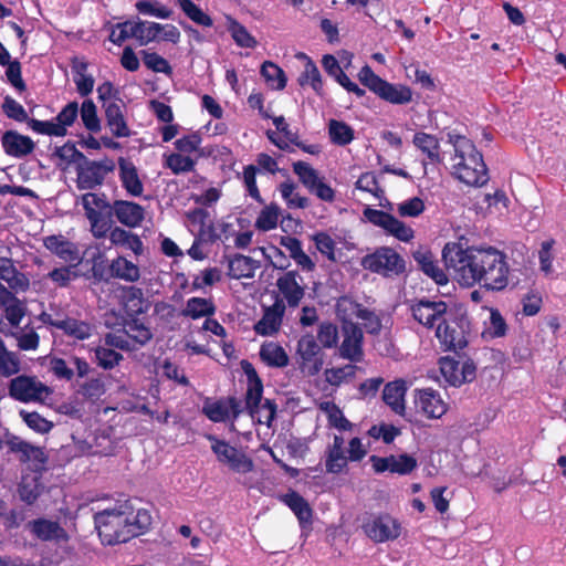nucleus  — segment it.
Returning <instances> with one entry per match:
<instances>
[{
	"label": "nucleus",
	"instance_id": "obj_33",
	"mask_svg": "<svg viewBox=\"0 0 566 566\" xmlns=\"http://www.w3.org/2000/svg\"><path fill=\"white\" fill-rule=\"evenodd\" d=\"M123 326L135 349L146 345L153 338L150 327L139 318L127 319Z\"/></svg>",
	"mask_w": 566,
	"mask_h": 566
},
{
	"label": "nucleus",
	"instance_id": "obj_32",
	"mask_svg": "<svg viewBox=\"0 0 566 566\" xmlns=\"http://www.w3.org/2000/svg\"><path fill=\"white\" fill-rule=\"evenodd\" d=\"M244 371L248 376V390L245 395V406L248 411L252 408H256L262 405L265 399H263V385L258 377L253 367L247 363L244 366Z\"/></svg>",
	"mask_w": 566,
	"mask_h": 566
},
{
	"label": "nucleus",
	"instance_id": "obj_28",
	"mask_svg": "<svg viewBox=\"0 0 566 566\" xmlns=\"http://www.w3.org/2000/svg\"><path fill=\"white\" fill-rule=\"evenodd\" d=\"M284 312V303L276 301L272 306L265 310L262 318L255 324V333L262 336H271L276 333L282 324Z\"/></svg>",
	"mask_w": 566,
	"mask_h": 566
},
{
	"label": "nucleus",
	"instance_id": "obj_43",
	"mask_svg": "<svg viewBox=\"0 0 566 566\" xmlns=\"http://www.w3.org/2000/svg\"><path fill=\"white\" fill-rule=\"evenodd\" d=\"M281 210L276 203H270L261 209L255 221L254 228L262 232L274 230L277 227Z\"/></svg>",
	"mask_w": 566,
	"mask_h": 566
},
{
	"label": "nucleus",
	"instance_id": "obj_53",
	"mask_svg": "<svg viewBox=\"0 0 566 566\" xmlns=\"http://www.w3.org/2000/svg\"><path fill=\"white\" fill-rule=\"evenodd\" d=\"M261 74L273 90H283L286 85V76L283 70L272 62L262 64Z\"/></svg>",
	"mask_w": 566,
	"mask_h": 566
},
{
	"label": "nucleus",
	"instance_id": "obj_20",
	"mask_svg": "<svg viewBox=\"0 0 566 566\" xmlns=\"http://www.w3.org/2000/svg\"><path fill=\"white\" fill-rule=\"evenodd\" d=\"M280 293L290 307H296L304 297V281L296 271L284 273L276 282Z\"/></svg>",
	"mask_w": 566,
	"mask_h": 566
},
{
	"label": "nucleus",
	"instance_id": "obj_58",
	"mask_svg": "<svg viewBox=\"0 0 566 566\" xmlns=\"http://www.w3.org/2000/svg\"><path fill=\"white\" fill-rule=\"evenodd\" d=\"M42 486L36 476H23L19 486V494L22 501L32 504L41 494Z\"/></svg>",
	"mask_w": 566,
	"mask_h": 566
},
{
	"label": "nucleus",
	"instance_id": "obj_35",
	"mask_svg": "<svg viewBox=\"0 0 566 566\" xmlns=\"http://www.w3.org/2000/svg\"><path fill=\"white\" fill-rule=\"evenodd\" d=\"M347 304L353 310L355 316L363 321L364 327L366 328V331L368 333H370V334L379 333V331L381 329V322H380L379 316L376 313L360 306L359 304L353 303L348 300H343L342 302L338 303V305H337L338 311L340 312L342 307Z\"/></svg>",
	"mask_w": 566,
	"mask_h": 566
},
{
	"label": "nucleus",
	"instance_id": "obj_10",
	"mask_svg": "<svg viewBox=\"0 0 566 566\" xmlns=\"http://www.w3.org/2000/svg\"><path fill=\"white\" fill-rule=\"evenodd\" d=\"M208 439L211 442V450L220 463L237 473H248L252 471L253 461L244 452L213 436H209Z\"/></svg>",
	"mask_w": 566,
	"mask_h": 566
},
{
	"label": "nucleus",
	"instance_id": "obj_49",
	"mask_svg": "<svg viewBox=\"0 0 566 566\" xmlns=\"http://www.w3.org/2000/svg\"><path fill=\"white\" fill-rule=\"evenodd\" d=\"M421 266L423 273L431 277L437 284L448 283V276L439 264L432 259L431 254H419L415 256Z\"/></svg>",
	"mask_w": 566,
	"mask_h": 566
},
{
	"label": "nucleus",
	"instance_id": "obj_17",
	"mask_svg": "<svg viewBox=\"0 0 566 566\" xmlns=\"http://www.w3.org/2000/svg\"><path fill=\"white\" fill-rule=\"evenodd\" d=\"M344 338L339 346V356L354 363L361 361L363 332L356 324L347 323L343 326Z\"/></svg>",
	"mask_w": 566,
	"mask_h": 566
},
{
	"label": "nucleus",
	"instance_id": "obj_48",
	"mask_svg": "<svg viewBox=\"0 0 566 566\" xmlns=\"http://www.w3.org/2000/svg\"><path fill=\"white\" fill-rule=\"evenodd\" d=\"M196 161L181 153H170L164 155V166L170 169L175 175L190 172L193 170Z\"/></svg>",
	"mask_w": 566,
	"mask_h": 566
},
{
	"label": "nucleus",
	"instance_id": "obj_25",
	"mask_svg": "<svg viewBox=\"0 0 566 566\" xmlns=\"http://www.w3.org/2000/svg\"><path fill=\"white\" fill-rule=\"evenodd\" d=\"M439 365L444 381L451 386H460L474 376V368L470 365H461L449 357L441 358Z\"/></svg>",
	"mask_w": 566,
	"mask_h": 566
},
{
	"label": "nucleus",
	"instance_id": "obj_46",
	"mask_svg": "<svg viewBox=\"0 0 566 566\" xmlns=\"http://www.w3.org/2000/svg\"><path fill=\"white\" fill-rule=\"evenodd\" d=\"M354 129L342 120L331 119L328 123V135L335 145H348L354 139Z\"/></svg>",
	"mask_w": 566,
	"mask_h": 566
},
{
	"label": "nucleus",
	"instance_id": "obj_37",
	"mask_svg": "<svg viewBox=\"0 0 566 566\" xmlns=\"http://www.w3.org/2000/svg\"><path fill=\"white\" fill-rule=\"evenodd\" d=\"M283 502L293 511L301 525L312 521V509L298 493L291 491L283 496Z\"/></svg>",
	"mask_w": 566,
	"mask_h": 566
},
{
	"label": "nucleus",
	"instance_id": "obj_62",
	"mask_svg": "<svg viewBox=\"0 0 566 566\" xmlns=\"http://www.w3.org/2000/svg\"><path fill=\"white\" fill-rule=\"evenodd\" d=\"M249 413L253 420L270 427L276 413V406L271 400L265 399L262 405L250 409Z\"/></svg>",
	"mask_w": 566,
	"mask_h": 566
},
{
	"label": "nucleus",
	"instance_id": "obj_56",
	"mask_svg": "<svg viewBox=\"0 0 566 566\" xmlns=\"http://www.w3.org/2000/svg\"><path fill=\"white\" fill-rule=\"evenodd\" d=\"M124 306L126 312L132 314L144 313L147 310L140 289L130 286L124 293Z\"/></svg>",
	"mask_w": 566,
	"mask_h": 566
},
{
	"label": "nucleus",
	"instance_id": "obj_6",
	"mask_svg": "<svg viewBox=\"0 0 566 566\" xmlns=\"http://www.w3.org/2000/svg\"><path fill=\"white\" fill-rule=\"evenodd\" d=\"M364 269L384 276L399 275L405 271V260L391 248L381 247L361 259Z\"/></svg>",
	"mask_w": 566,
	"mask_h": 566
},
{
	"label": "nucleus",
	"instance_id": "obj_39",
	"mask_svg": "<svg viewBox=\"0 0 566 566\" xmlns=\"http://www.w3.org/2000/svg\"><path fill=\"white\" fill-rule=\"evenodd\" d=\"M489 319L483 323L482 337L484 339H494L505 336L507 324L502 314L496 308H489Z\"/></svg>",
	"mask_w": 566,
	"mask_h": 566
},
{
	"label": "nucleus",
	"instance_id": "obj_2",
	"mask_svg": "<svg viewBox=\"0 0 566 566\" xmlns=\"http://www.w3.org/2000/svg\"><path fill=\"white\" fill-rule=\"evenodd\" d=\"M94 522L101 541L115 545L145 533L151 524V516L145 509L134 511L129 502L124 501L97 512Z\"/></svg>",
	"mask_w": 566,
	"mask_h": 566
},
{
	"label": "nucleus",
	"instance_id": "obj_3",
	"mask_svg": "<svg viewBox=\"0 0 566 566\" xmlns=\"http://www.w3.org/2000/svg\"><path fill=\"white\" fill-rule=\"evenodd\" d=\"M454 147L452 156V174L468 186L482 187L489 180L488 169L482 155L474 144L464 136H450Z\"/></svg>",
	"mask_w": 566,
	"mask_h": 566
},
{
	"label": "nucleus",
	"instance_id": "obj_41",
	"mask_svg": "<svg viewBox=\"0 0 566 566\" xmlns=\"http://www.w3.org/2000/svg\"><path fill=\"white\" fill-rule=\"evenodd\" d=\"M260 264L250 256L235 255L229 262V275L233 279H251Z\"/></svg>",
	"mask_w": 566,
	"mask_h": 566
},
{
	"label": "nucleus",
	"instance_id": "obj_50",
	"mask_svg": "<svg viewBox=\"0 0 566 566\" xmlns=\"http://www.w3.org/2000/svg\"><path fill=\"white\" fill-rule=\"evenodd\" d=\"M293 171L297 175L300 181L312 191L323 178L318 175L317 170L314 169L310 164L305 161H296L293 164Z\"/></svg>",
	"mask_w": 566,
	"mask_h": 566
},
{
	"label": "nucleus",
	"instance_id": "obj_18",
	"mask_svg": "<svg viewBox=\"0 0 566 566\" xmlns=\"http://www.w3.org/2000/svg\"><path fill=\"white\" fill-rule=\"evenodd\" d=\"M111 170V167L97 161H91L86 157L77 166V187L90 190L101 185Z\"/></svg>",
	"mask_w": 566,
	"mask_h": 566
},
{
	"label": "nucleus",
	"instance_id": "obj_23",
	"mask_svg": "<svg viewBox=\"0 0 566 566\" xmlns=\"http://www.w3.org/2000/svg\"><path fill=\"white\" fill-rule=\"evenodd\" d=\"M3 151L13 158H23L30 155L34 148V142L17 130H7L1 136Z\"/></svg>",
	"mask_w": 566,
	"mask_h": 566
},
{
	"label": "nucleus",
	"instance_id": "obj_13",
	"mask_svg": "<svg viewBox=\"0 0 566 566\" xmlns=\"http://www.w3.org/2000/svg\"><path fill=\"white\" fill-rule=\"evenodd\" d=\"M363 527L366 535L376 543L394 541L401 531L399 522L388 514L374 516Z\"/></svg>",
	"mask_w": 566,
	"mask_h": 566
},
{
	"label": "nucleus",
	"instance_id": "obj_1",
	"mask_svg": "<svg viewBox=\"0 0 566 566\" xmlns=\"http://www.w3.org/2000/svg\"><path fill=\"white\" fill-rule=\"evenodd\" d=\"M447 268L462 286L499 292L509 285L510 265L504 252L494 247H468L449 242L442 250Z\"/></svg>",
	"mask_w": 566,
	"mask_h": 566
},
{
	"label": "nucleus",
	"instance_id": "obj_36",
	"mask_svg": "<svg viewBox=\"0 0 566 566\" xmlns=\"http://www.w3.org/2000/svg\"><path fill=\"white\" fill-rule=\"evenodd\" d=\"M412 143L427 156L430 163L436 164L440 161V143L436 136L418 132L415 134Z\"/></svg>",
	"mask_w": 566,
	"mask_h": 566
},
{
	"label": "nucleus",
	"instance_id": "obj_44",
	"mask_svg": "<svg viewBox=\"0 0 566 566\" xmlns=\"http://www.w3.org/2000/svg\"><path fill=\"white\" fill-rule=\"evenodd\" d=\"M21 361L17 353L7 348L4 342L0 339V376L10 377L20 371Z\"/></svg>",
	"mask_w": 566,
	"mask_h": 566
},
{
	"label": "nucleus",
	"instance_id": "obj_63",
	"mask_svg": "<svg viewBox=\"0 0 566 566\" xmlns=\"http://www.w3.org/2000/svg\"><path fill=\"white\" fill-rule=\"evenodd\" d=\"M202 411L213 422H222L229 416L228 405L221 400H206Z\"/></svg>",
	"mask_w": 566,
	"mask_h": 566
},
{
	"label": "nucleus",
	"instance_id": "obj_7",
	"mask_svg": "<svg viewBox=\"0 0 566 566\" xmlns=\"http://www.w3.org/2000/svg\"><path fill=\"white\" fill-rule=\"evenodd\" d=\"M452 308L444 301L423 297L410 305V313L418 324L436 331Z\"/></svg>",
	"mask_w": 566,
	"mask_h": 566
},
{
	"label": "nucleus",
	"instance_id": "obj_31",
	"mask_svg": "<svg viewBox=\"0 0 566 566\" xmlns=\"http://www.w3.org/2000/svg\"><path fill=\"white\" fill-rule=\"evenodd\" d=\"M132 39L136 40L139 45H147L150 42L159 40L163 24L140 19L130 20Z\"/></svg>",
	"mask_w": 566,
	"mask_h": 566
},
{
	"label": "nucleus",
	"instance_id": "obj_24",
	"mask_svg": "<svg viewBox=\"0 0 566 566\" xmlns=\"http://www.w3.org/2000/svg\"><path fill=\"white\" fill-rule=\"evenodd\" d=\"M125 105L122 99L111 101L103 104L105 118L111 133L118 138L128 137L130 135L129 127L124 116Z\"/></svg>",
	"mask_w": 566,
	"mask_h": 566
},
{
	"label": "nucleus",
	"instance_id": "obj_16",
	"mask_svg": "<svg viewBox=\"0 0 566 566\" xmlns=\"http://www.w3.org/2000/svg\"><path fill=\"white\" fill-rule=\"evenodd\" d=\"M369 461L377 473L389 471L399 475L411 473L418 465L417 459L407 453L398 455L391 454L389 457L371 455Z\"/></svg>",
	"mask_w": 566,
	"mask_h": 566
},
{
	"label": "nucleus",
	"instance_id": "obj_12",
	"mask_svg": "<svg viewBox=\"0 0 566 566\" xmlns=\"http://www.w3.org/2000/svg\"><path fill=\"white\" fill-rule=\"evenodd\" d=\"M365 217L375 226L384 229L388 234L395 237L402 242H409L413 239V230L395 218L390 213L376 209H366Z\"/></svg>",
	"mask_w": 566,
	"mask_h": 566
},
{
	"label": "nucleus",
	"instance_id": "obj_22",
	"mask_svg": "<svg viewBox=\"0 0 566 566\" xmlns=\"http://www.w3.org/2000/svg\"><path fill=\"white\" fill-rule=\"evenodd\" d=\"M44 323L77 340L88 339L93 333V326L90 323L74 317L53 318L49 316L44 318Z\"/></svg>",
	"mask_w": 566,
	"mask_h": 566
},
{
	"label": "nucleus",
	"instance_id": "obj_8",
	"mask_svg": "<svg viewBox=\"0 0 566 566\" xmlns=\"http://www.w3.org/2000/svg\"><path fill=\"white\" fill-rule=\"evenodd\" d=\"M9 394L21 402H41L52 390L35 376L21 375L10 381Z\"/></svg>",
	"mask_w": 566,
	"mask_h": 566
},
{
	"label": "nucleus",
	"instance_id": "obj_38",
	"mask_svg": "<svg viewBox=\"0 0 566 566\" xmlns=\"http://www.w3.org/2000/svg\"><path fill=\"white\" fill-rule=\"evenodd\" d=\"M216 306L211 300L203 297H190L182 310V315L192 319H198L201 317H209L213 315Z\"/></svg>",
	"mask_w": 566,
	"mask_h": 566
},
{
	"label": "nucleus",
	"instance_id": "obj_34",
	"mask_svg": "<svg viewBox=\"0 0 566 566\" xmlns=\"http://www.w3.org/2000/svg\"><path fill=\"white\" fill-rule=\"evenodd\" d=\"M260 357L270 367L283 368L289 365L285 349L275 342H265L260 348Z\"/></svg>",
	"mask_w": 566,
	"mask_h": 566
},
{
	"label": "nucleus",
	"instance_id": "obj_15",
	"mask_svg": "<svg viewBox=\"0 0 566 566\" xmlns=\"http://www.w3.org/2000/svg\"><path fill=\"white\" fill-rule=\"evenodd\" d=\"M49 369L57 379L70 381L75 374L80 378L86 377L91 366L84 358L77 356H70L67 360L54 356L49 360Z\"/></svg>",
	"mask_w": 566,
	"mask_h": 566
},
{
	"label": "nucleus",
	"instance_id": "obj_21",
	"mask_svg": "<svg viewBox=\"0 0 566 566\" xmlns=\"http://www.w3.org/2000/svg\"><path fill=\"white\" fill-rule=\"evenodd\" d=\"M43 243L49 251L71 266H77L82 262L83 256L76 244L63 235H49Z\"/></svg>",
	"mask_w": 566,
	"mask_h": 566
},
{
	"label": "nucleus",
	"instance_id": "obj_45",
	"mask_svg": "<svg viewBox=\"0 0 566 566\" xmlns=\"http://www.w3.org/2000/svg\"><path fill=\"white\" fill-rule=\"evenodd\" d=\"M135 8L140 14L161 20L170 19L174 14L169 7L156 0H139L136 2Z\"/></svg>",
	"mask_w": 566,
	"mask_h": 566
},
{
	"label": "nucleus",
	"instance_id": "obj_26",
	"mask_svg": "<svg viewBox=\"0 0 566 566\" xmlns=\"http://www.w3.org/2000/svg\"><path fill=\"white\" fill-rule=\"evenodd\" d=\"M118 176L123 188L133 197H140L144 192V184L137 167L128 159L118 160Z\"/></svg>",
	"mask_w": 566,
	"mask_h": 566
},
{
	"label": "nucleus",
	"instance_id": "obj_11",
	"mask_svg": "<svg viewBox=\"0 0 566 566\" xmlns=\"http://www.w3.org/2000/svg\"><path fill=\"white\" fill-rule=\"evenodd\" d=\"M300 368L307 376L317 375L324 365L323 353L318 342L311 334L303 335L297 342Z\"/></svg>",
	"mask_w": 566,
	"mask_h": 566
},
{
	"label": "nucleus",
	"instance_id": "obj_5",
	"mask_svg": "<svg viewBox=\"0 0 566 566\" xmlns=\"http://www.w3.org/2000/svg\"><path fill=\"white\" fill-rule=\"evenodd\" d=\"M469 319L454 307L446 315L443 323L436 328V337L444 350L462 349L468 344Z\"/></svg>",
	"mask_w": 566,
	"mask_h": 566
},
{
	"label": "nucleus",
	"instance_id": "obj_4",
	"mask_svg": "<svg viewBox=\"0 0 566 566\" xmlns=\"http://www.w3.org/2000/svg\"><path fill=\"white\" fill-rule=\"evenodd\" d=\"M363 85L368 87L379 98L394 105H406L412 101V90L400 83H390L374 73L369 65H365L358 73Z\"/></svg>",
	"mask_w": 566,
	"mask_h": 566
},
{
	"label": "nucleus",
	"instance_id": "obj_9",
	"mask_svg": "<svg viewBox=\"0 0 566 566\" xmlns=\"http://www.w3.org/2000/svg\"><path fill=\"white\" fill-rule=\"evenodd\" d=\"M77 116L78 104L76 102H70L62 108L54 119H32L30 126L38 134L63 137L67 134V128L74 124Z\"/></svg>",
	"mask_w": 566,
	"mask_h": 566
},
{
	"label": "nucleus",
	"instance_id": "obj_19",
	"mask_svg": "<svg viewBox=\"0 0 566 566\" xmlns=\"http://www.w3.org/2000/svg\"><path fill=\"white\" fill-rule=\"evenodd\" d=\"M27 527L32 535L42 542L64 543L69 541L67 532L56 521L36 518L30 521Z\"/></svg>",
	"mask_w": 566,
	"mask_h": 566
},
{
	"label": "nucleus",
	"instance_id": "obj_64",
	"mask_svg": "<svg viewBox=\"0 0 566 566\" xmlns=\"http://www.w3.org/2000/svg\"><path fill=\"white\" fill-rule=\"evenodd\" d=\"M13 337L17 339V345L21 350H36L40 344V337L38 333L30 328H23L13 334Z\"/></svg>",
	"mask_w": 566,
	"mask_h": 566
},
{
	"label": "nucleus",
	"instance_id": "obj_52",
	"mask_svg": "<svg viewBox=\"0 0 566 566\" xmlns=\"http://www.w3.org/2000/svg\"><path fill=\"white\" fill-rule=\"evenodd\" d=\"M228 31L237 45L245 49H253L256 40L250 34L244 25L232 18H228Z\"/></svg>",
	"mask_w": 566,
	"mask_h": 566
},
{
	"label": "nucleus",
	"instance_id": "obj_59",
	"mask_svg": "<svg viewBox=\"0 0 566 566\" xmlns=\"http://www.w3.org/2000/svg\"><path fill=\"white\" fill-rule=\"evenodd\" d=\"M295 188L296 187L292 181H284L280 185L279 190L289 208L303 209L307 206V199L300 196L295 191Z\"/></svg>",
	"mask_w": 566,
	"mask_h": 566
},
{
	"label": "nucleus",
	"instance_id": "obj_61",
	"mask_svg": "<svg viewBox=\"0 0 566 566\" xmlns=\"http://www.w3.org/2000/svg\"><path fill=\"white\" fill-rule=\"evenodd\" d=\"M348 455L344 448L329 447L326 459V470L329 473H339L346 468Z\"/></svg>",
	"mask_w": 566,
	"mask_h": 566
},
{
	"label": "nucleus",
	"instance_id": "obj_30",
	"mask_svg": "<svg viewBox=\"0 0 566 566\" xmlns=\"http://www.w3.org/2000/svg\"><path fill=\"white\" fill-rule=\"evenodd\" d=\"M408 385L403 379H396L388 382L382 391V399L394 412L403 415L406 410L405 396Z\"/></svg>",
	"mask_w": 566,
	"mask_h": 566
},
{
	"label": "nucleus",
	"instance_id": "obj_55",
	"mask_svg": "<svg viewBox=\"0 0 566 566\" xmlns=\"http://www.w3.org/2000/svg\"><path fill=\"white\" fill-rule=\"evenodd\" d=\"M95 359L99 367L104 369H112L123 359V355L117 353L114 348L105 345H99L95 348Z\"/></svg>",
	"mask_w": 566,
	"mask_h": 566
},
{
	"label": "nucleus",
	"instance_id": "obj_60",
	"mask_svg": "<svg viewBox=\"0 0 566 566\" xmlns=\"http://www.w3.org/2000/svg\"><path fill=\"white\" fill-rule=\"evenodd\" d=\"M357 367L348 364L343 367H334L325 370V379L332 386H339L340 384L352 379L356 374Z\"/></svg>",
	"mask_w": 566,
	"mask_h": 566
},
{
	"label": "nucleus",
	"instance_id": "obj_27",
	"mask_svg": "<svg viewBox=\"0 0 566 566\" xmlns=\"http://www.w3.org/2000/svg\"><path fill=\"white\" fill-rule=\"evenodd\" d=\"M0 306L10 325L19 326L25 315V306L2 283H0Z\"/></svg>",
	"mask_w": 566,
	"mask_h": 566
},
{
	"label": "nucleus",
	"instance_id": "obj_57",
	"mask_svg": "<svg viewBox=\"0 0 566 566\" xmlns=\"http://www.w3.org/2000/svg\"><path fill=\"white\" fill-rule=\"evenodd\" d=\"M322 409L326 412L328 423L339 431H350L353 423L347 420L343 411L333 402H325Z\"/></svg>",
	"mask_w": 566,
	"mask_h": 566
},
{
	"label": "nucleus",
	"instance_id": "obj_42",
	"mask_svg": "<svg viewBox=\"0 0 566 566\" xmlns=\"http://www.w3.org/2000/svg\"><path fill=\"white\" fill-rule=\"evenodd\" d=\"M9 447L12 452L20 453L22 461H33L44 463L45 457L41 448L34 447L19 438H12L9 441Z\"/></svg>",
	"mask_w": 566,
	"mask_h": 566
},
{
	"label": "nucleus",
	"instance_id": "obj_54",
	"mask_svg": "<svg viewBox=\"0 0 566 566\" xmlns=\"http://www.w3.org/2000/svg\"><path fill=\"white\" fill-rule=\"evenodd\" d=\"M83 125L91 133L101 130V120L97 116L96 105L92 99H85L78 108Z\"/></svg>",
	"mask_w": 566,
	"mask_h": 566
},
{
	"label": "nucleus",
	"instance_id": "obj_14",
	"mask_svg": "<svg viewBox=\"0 0 566 566\" xmlns=\"http://www.w3.org/2000/svg\"><path fill=\"white\" fill-rule=\"evenodd\" d=\"M413 398L417 411L429 419H440L448 411V403L432 388L416 389Z\"/></svg>",
	"mask_w": 566,
	"mask_h": 566
},
{
	"label": "nucleus",
	"instance_id": "obj_47",
	"mask_svg": "<svg viewBox=\"0 0 566 566\" xmlns=\"http://www.w3.org/2000/svg\"><path fill=\"white\" fill-rule=\"evenodd\" d=\"M111 272L115 277L127 282H135L139 279L138 266L122 256L113 260L111 264Z\"/></svg>",
	"mask_w": 566,
	"mask_h": 566
},
{
	"label": "nucleus",
	"instance_id": "obj_29",
	"mask_svg": "<svg viewBox=\"0 0 566 566\" xmlns=\"http://www.w3.org/2000/svg\"><path fill=\"white\" fill-rule=\"evenodd\" d=\"M113 210L117 220L128 228H136L144 220L143 207L132 201H115Z\"/></svg>",
	"mask_w": 566,
	"mask_h": 566
},
{
	"label": "nucleus",
	"instance_id": "obj_40",
	"mask_svg": "<svg viewBox=\"0 0 566 566\" xmlns=\"http://www.w3.org/2000/svg\"><path fill=\"white\" fill-rule=\"evenodd\" d=\"M109 240L113 244L130 250L136 255L143 252V242L139 237L119 227L111 230Z\"/></svg>",
	"mask_w": 566,
	"mask_h": 566
},
{
	"label": "nucleus",
	"instance_id": "obj_51",
	"mask_svg": "<svg viewBox=\"0 0 566 566\" xmlns=\"http://www.w3.org/2000/svg\"><path fill=\"white\" fill-rule=\"evenodd\" d=\"M182 12L196 24L210 28L213 20L203 12L192 0H176Z\"/></svg>",
	"mask_w": 566,
	"mask_h": 566
}]
</instances>
